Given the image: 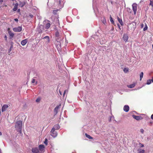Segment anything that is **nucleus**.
Here are the masks:
<instances>
[{
  "instance_id": "423d86ee",
  "label": "nucleus",
  "mask_w": 153,
  "mask_h": 153,
  "mask_svg": "<svg viewBox=\"0 0 153 153\" xmlns=\"http://www.w3.org/2000/svg\"><path fill=\"white\" fill-rule=\"evenodd\" d=\"M61 105L57 106L54 109V111L55 113V114H56L58 112V109L60 108Z\"/></svg>"
},
{
  "instance_id": "aec40b11",
  "label": "nucleus",
  "mask_w": 153,
  "mask_h": 153,
  "mask_svg": "<svg viewBox=\"0 0 153 153\" xmlns=\"http://www.w3.org/2000/svg\"><path fill=\"white\" fill-rule=\"evenodd\" d=\"M99 41L101 44H102L105 42V38H102Z\"/></svg>"
},
{
  "instance_id": "2f4dec72",
  "label": "nucleus",
  "mask_w": 153,
  "mask_h": 153,
  "mask_svg": "<svg viewBox=\"0 0 153 153\" xmlns=\"http://www.w3.org/2000/svg\"><path fill=\"white\" fill-rule=\"evenodd\" d=\"M44 143L46 145H47L48 144V140L47 139H46L45 140V141L44 142Z\"/></svg>"
},
{
  "instance_id": "f03ea898",
  "label": "nucleus",
  "mask_w": 153,
  "mask_h": 153,
  "mask_svg": "<svg viewBox=\"0 0 153 153\" xmlns=\"http://www.w3.org/2000/svg\"><path fill=\"white\" fill-rule=\"evenodd\" d=\"M22 28L21 26H19L18 27L13 28V31L15 32H20L22 30Z\"/></svg>"
},
{
  "instance_id": "4d7b16f0",
  "label": "nucleus",
  "mask_w": 153,
  "mask_h": 153,
  "mask_svg": "<svg viewBox=\"0 0 153 153\" xmlns=\"http://www.w3.org/2000/svg\"><path fill=\"white\" fill-rule=\"evenodd\" d=\"M118 26L119 27V25H118Z\"/></svg>"
},
{
  "instance_id": "5fc2aeb1",
  "label": "nucleus",
  "mask_w": 153,
  "mask_h": 153,
  "mask_svg": "<svg viewBox=\"0 0 153 153\" xmlns=\"http://www.w3.org/2000/svg\"><path fill=\"white\" fill-rule=\"evenodd\" d=\"M33 16V15L31 16V17H32Z\"/></svg>"
},
{
  "instance_id": "cd10ccee",
  "label": "nucleus",
  "mask_w": 153,
  "mask_h": 153,
  "mask_svg": "<svg viewBox=\"0 0 153 153\" xmlns=\"http://www.w3.org/2000/svg\"><path fill=\"white\" fill-rule=\"evenodd\" d=\"M151 79H149L147 80L146 82V84L147 85H149L151 83Z\"/></svg>"
},
{
  "instance_id": "13d9d810",
  "label": "nucleus",
  "mask_w": 153,
  "mask_h": 153,
  "mask_svg": "<svg viewBox=\"0 0 153 153\" xmlns=\"http://www.w3.org/2000/svg\"><path fill=\"white\" fill-rule=\"evenodd\" d=\"M1 7V6H0V8Z\"/></svg>"
},
{
  "instance_id": "f257e3e1",
  "label": "nucleus",
  "mask_w": 153,
  "mask_h": 153,
  "mask_svg": "<svg viewBox=\"0 0 153 153\" xmlns=\"http://www.w3.org/2000/svg\"><path fill=\"white\" fill-rule=\"evenodd\" d=\"M22 121L19 120L17 121L15 125V128L16 131L20 133H22Z\"/></svg>"
},
{
  "instance_id": "f8f14e48",
  "label": "nucleus",
  "mask_w": 153,
  "mask_h": 153,
  "mask_svg": "<svg viewBox=\"0 0 153 153\" xmlns=\"http://www.w3.org/2000/svg\"><path fill=\"white\" fill-rule=\"evenodd\" d=\"M129 108L128 105H125L123 107V110L126 112H127L129 111Z\"/></svg>"
},
{
  "instance_id": "dca6fc26",
  "label": "nucleus",
  "mask_w": 153,
  "mask_h": 153,
  "mask_svg": "<svg viewBox=\"0 0 153 153\" xmlns=\"http://www.w3.org/2000/svg\"><path fill=\"white\" fill-rule=\"evenodd\" d=\"M18 5L19 4L17 3H16L15 4V6L13 8V11H15L17 10Z\"/></svg>"
},
{
  "instance_id": "e433bc0d",
  "label": "nucleus",
  "mask_w": 153,
  "mask_h": 153,
  "mask_svg": "<svg viewBox=\"0 0 153 153\" xmlns=\"http://www.w3.org/2000/svg\"><path fill=\"white\" fill-rule=\"evenodd\" d=\"M144 130L143 129H141L140 130V132L142 133H143V132H144Z\"/></svg>"
},
{
  "instance_id": "ddd939ff",
  "label": "nucleus",
  "mask_w": 153,
  "mask_h": 153,
  "mask_svg": "<svg viewBox=\"0 0 153 153\" xmlns=\"http://www.w3.org/2000/svg\"><path fill=\"white\" fill-rule=\"evenodd\" d=\"M56 1L58 3L60 7H63V2L62 0H56Z\"/></svg>"
},
{
  "instance_id": "412c9836",
  "label": "nucleus",
  "mask_w": 153,
  "mask_h": 153,
  "mask_svg": "<svg viewBox=\"0 0 153 153\" xmlns=\"http://www.w3.org/2000/svg\"><path fill=\"white\" fill-rule=\"evenodd\" d=\"M25 4V1L20 2L19 4V5L21 7H23Z\"/></svg>"
},
{
  "instance_id": "49530a36",
  "label": "nucleus",
  "mask_w": 153,
  "mask_h": 153,
  "mask_svg": "<svg viewBox=\"0 0 153 153\" xmlns=\"http://www.w3.org/2000/svg\"><path fill=\"white\" fill-rule=\"evenodd\" d=\"M151 81L153 82V77H152V79H151Z\"/></svg>"
},
{
  "instance_id": "a211bd4d",
  "label": "nucleus",
  "mask_w": 153,
  "mask_h": 153,
  "mask_svg": "<svg viewBox=\"0 0 153 153\" xmlns=\"http://www.w3.org/2000/svg\"><path fill=\"white\" fill-rule=\"evenodd\" d=\"M8 33L10 36L11 38H13V37L14 36V34L11 31L9 30Z\"/></svg>"
},
{
  "instance_id": "1a4fd4ad",
  "label": "nucleus",
  "mask_w": 153,
  "mask_h": 153,
  "mask_svg": "<svg viewBox=\"0 0 153 153\" xmlns=\"http://www.w3.org/2000/svg\"><path fill=\"white\" fill-rule=\"evenodd\" d=\"M60 126L58 124L55 125L52 128V131H53V130H58Z\"/></svg>"
},
{
  "instance_id": "c9c22d12",
  "label": "nucleus",
  "mask_w": 153,
  "mask_h": 153,
  "mask_svg": "<svg viewBox=\"0 0 153 153\" xmlns=\"http://www.w3.org/2000/svg\"><path fill=\"white\" fill-rule=\"evenodd\" d=\"M110 21H111V22L112 23H113L114 22V21L113 20V19L111 17H111H110Z\"/></svg>"
},
{
  "instance_id": "a18cd8bd",
  "label": "nucleus",
  "mask_w": 153,
  "mask_h": 153,
  "mask_svg": "<svg viewBox=\"0 0 153 153\" xmlns=\"http://www.w3.org/2000/svg\"><path fill=\"white\" fill-rule=\"evenodd\" d=\"M59 93L61 95H62V92H61L60 91V90L59 91Z\"/></svg>"
},
{
  "instance_id": "de8ad7c7",
  "label": "nucleus",
  "mask_w": 153,
  "mask_h": 153,
  "mask_svg": "<svg viewBox=\"0 0 153 153\" xmlns=\"http://www.w3.org/2000/svg\"><path fill=\"white\" fill-rule=\"evenodd\" d=\"M2 135V133L0 131V135L1 136Z\"/></svg>"
},
{
  "instance_id": "9b49d317",
  "label": "nucleus",
  "mask_w": 153,
  "mask_h": 153,
  "mask_svg": "<svg viewBox=\"0 0 153 153\" xmlns=\"http://www.w3.org/2000/svg\"><path fill=\"white\" fill-rule=\"evenodd\" d=\"M43 39H45V42L46 44H48V43L50 42V39L49 37L48 36H45V37H44L43 38Z\"/></svg>"
},
{
  "instance_id": "79ce46f5",
  "label": "nucleus",
  "mask_w": 153,
  "mask_h": 153,
  "mask_svg": "<svg viewBox=\"0 0 153 153\" xmlns=\"http://www.w3.org/2000/svg\"><path fill=\"white\" fill-rule=\"evenodd\" d=\"M4 38L5 39V40H7V36L6 35H5V36H4Z\"/></svg>"
},
{
  "instance_id": "f704fd0d",
  "label": "nucleus",
  "mask_w": 153,
  "mask_h": 153,
  "mask_svg": "<svg viewBox=\"0 0 153 153\" xmlns=\"http://www.w3.org/2000/svg\"><path fill=\"white\" fill-rule=\"evenodd\" d=\"M113 117H112V116H111L109 117V120H109V122H111V119L113 118Z\"/></svg>"
},
{
  "instance_id": "bb28decb",
  "label": "nucleus",
  "mask_w": 153,
  "mask_h": 153,
  "mask_svg": "<svg viewBox=\"0 0 153 153\" xmlns=\"http://www.w3.org/2000/svg\"><path fill=\"white\" fill-rule=\"evenodd\" d=\"M148 29V27L147 26V25L146 24H145V27L143 28V30L144 31H146V30Z\"/></svg>"
},
{
  "instance_id": "c756f323",
  "label": "nucleus",
  "mask_w": 153,
  "mask_h": 153,
  "mask_svg": "<svg viewBox=\"0 0 153 153\" xmlns=\"http://www.w3.org/2000/svg\"><path fill=\"white\" fill-rule=\"evenodd\" d=\"M124 71L125 72H127L128 71V69L127 68H125L124 69Z\"/></svg>"
},
{
  "instance_id": "c03bdc74",
  "label": "nucleus",
  "mask_w": 153,
  "mask_h": 153,
  "mask_svg": "<svg viewBox=\"0 0 153 153\" xmlns=\"http://www.w3.org/2000/svg\"><path fill=\"white\" fill-rule=\"evenodd\" d=\"M94 36V38H96L97 37V36Z\"/></svg>"
},
{
  "instance_id": "72a5a7b5",
  "label": "nucleus",
  "mask_w": 153,
  "mask_h": 153,
  "mask_svg": "<svg viewBox=\"0 0 153 153\" xmlns=\"http://www.w3.org/2000/svg\"><path fill=\"white\" fill-rule=\"evenodd\" d=\"M139 145H140V147H142L144 146V145L143 144H141V143H140Z\"/></svg>"
},
{
  "instance_id": "39448f33",
  "label": "nucleus",
  "mask_w": 153,
  "mask_h": 153,
  "mask_svg": "<svg viewBox=\"0 0 153 153\" xmlns=\"http://www.w3.org/2000/svg\"><path fill=\"white\" fill-rule=\"evenodd\" d=\"M44 146L43 145H40L39 146V149L40 153H43L44 151Z\"/></svg>"
},
{
  "instance_id": "6e6d98bb",
  "label": "nucleus",
  "mask_w": 153,
  "mask_h": 153,
  "mask_svg": "<svg viewBox=\"0 0 153 153\" xmlns=\"http://www.w3.org/2000/svg\"><path fill=\"white\" fill-rule=\"evenodd\" d=\"M1 114V111H0V114Z\"/></svg>"
},
{
  "instance_id": "3c124183",
  "label": "nucleus",
  "mask_w": 153,
  "mask_h": 153,
  "mask_svg": "<svg viewBox=\"0 0 153 153\" xmlns=\"http://www.w3.org/2000/svg\"><path fill=\"white\" fill-rule=\"evenodd\" d=\"M0 153H1V149H0Z\"/></svg>"
},
{
  "instance_id": "8fccbe9b",
  "label": "nucleus",
  "mask_w": 153,
  "mask_h": 153,
  "mask_svg": "<svg viewBox=\"0 0 153 153\" xmlns=\"http://www.w3.org/2000/svg\"><path fill=\"white\" fill-rule=\"evenodd\" d=\"M105 20L104 21V20H103V23L104 24H105Z\"/></svg>"
},
{
  "instance_id": "603ef678",
  "label": "nucleus",
  "mask_w": 153,
  "mask_h": 153,
  "mask_svg": "<svg viewBox=\"0 0 153 153\" xmlns=\"http://www.w3.org/2000/svg\"><path fill=\"white\" fill-rule=\"evenodd\" d=\"M4 6H5V7H6L7 6V5H4Z\"/></svg>"
},
{
  "instance_id": "4be33fe9",
  "label": "nucleus",
  "mask_w": 153,
  "mask_h": 153,
  "mask_svg": "<svg viewBox=\"0 0 153 153\" xmlns=\"http://www.w3.org/2000/svg\"><path fill=\"white\" fill-rule=\"evenodd\" d=\"M135 85V84L134 83H133L130 85H128L127 86L128 87L130 88H134Z\"/></svg>"
},
{
  "instance_id": "ea45409f",
  "label": "nucleus",
  "mask_w": 153,
  "mask_h": 153,
  "mask_svg": "<svg viewBox=\"0 0 153 153\" xmlns=\"http://www.w3.org/2000/svg\"><path fill=\"white\" fill-rule=\"evenodd\" d=\"M151 118L152 120H153V114L151 115Z\"/></svg>"
},
{
  "instance_id": "4c0bfd02",
  "label": "nucleus",
  "mask_w": 153,
  "mask_h": 153,
  "mask_svg": "<svg viewBox=\"0 0 153 153\" xmlns=\"http://www.w3.org/2000/svg\"><path fill=\"white\" fill-rule=\"evenodd\" d=\"M67 90H65V91H64V93H63V96H64V95H65L66 91H67Z\"/></svg>"
},
{
  "instance_id": "20e7f679",
  "label": "nucleus",
  "mask_w": 153,
  "mask_h": 153,
  "mask_svg": "<svg viewBox=\"0 0 153 153\" xmlns=\"http://www.w3.org/2000/svg\"><path fill=\"white\" fill-rule=\"evenodd\" d=\"M53 131H52V129L50 131V134L53 137H56L57 135V133L55 130H53Z\"/></svg>"
},
{
  "instance_id": "c85d7f7f",
  "label": "nucleus",
  "mask_w": 153,
  "mask_h": 153,
  "mask_svg": "<svg viewBox=\"0 0 153 153\" xmlns=\"http://www.w3.org/2000/svg\"><path fill=\"white\" fill-rule=\"evenodd\" d=\"M150 5L152 7L153 9V0H150Z\"/></svg>"
},
{
  "instance_id": "a878e982",
  "label": "nucleus",
  "mask_w": 153,
  "mask_h": 153,
  "mask_svg": "<svg viewBox=\"0 0 153 153\" xmlns=\"http://www.w3.org/2000/svg\"><path fill=\"white\" fill-rule=\"evenodd\" d=\"M35 79H33L32 81V83L34 84H33L34 85H36L37 84V82H36L35 83Z\"/></svg>"
},
{
  "instance_id": "4468645a",
  "label": "nucleus",
  "mask_w": 153,
  "mask_h": 153,
  "mask_svg": "<svg viewBox=\"0 0 153 153\" xmlns=\"http://www.w3.org/2000/svg\"><path fill=\"white\" fill-rule=\"evenodd\" d=\"M27 42V39L22 40L21 42V44L22 46L25 45Z\"/></svg>"
},
{
  "instance_id": "6e6552de",
  "label": "nucleus",
  "mask_w": 153,
  "mask_h": 153,
  "mask_svg": "<svg viewBox=\"0 0 153 153\" xmlns=\"http://www.w3.org/2000/svg\"><path fill=\"white\" fill-rule=\"evenodd\" d=\"M45 22H46L47 23L45 25V28L46 29H48L50 27L51 24L50 22L48 20L45 21Z\"/></svg>"
},
{
  "instance_id": "7c9ffc66",
  "label": "nucleus",
  "mask_w": 153,
  "mask_h": 153,
  "mask_svg": "<svg viewBox=\"0 0 153 153\" xmlns=\"http://www.w3.org/2000/svg\"><path fill=\"white\" fill-rule=\"evenodd\" d=\"M41 100V99L40 98H37L36 100V102H39Z\"/></svg>"
},
{
  "instance_id": "58836bf2",
  "label": "nucleus",
  "mask_w": 153,
  "mask_h": 153,
  "mask_svg": "<svg viewBox=\"0 0 153 153\" xmlns=\"http://www.w3.org/2000/svg\"><path fill=\"white\" fill-rule=\"evenodd\" d=\"M143 26H144V25L143 24H142L141 25H140V27H141V28H143Z\"/></svg>"
},
{
  "instance_id": "0eeeda50",
  "label": "nucleus",
  "mask_w": 153,
  "mask_h": 153,
  "mask_svg": "<svg viewBox=\"0 0 153 153\" xmlns=\"http://www.w3.org/2000/svg\"><path fill=\"white\" fill-rule=\"evenodd\" d=\"M8 107L9 106L7 105H4L2 107L1 111L2 112H4L6 111Z\"/></svg>"
},
{
  "instance_id": "2eb2a0df",
  "label": "nucleus",
  "mask_w": 153,
  "mask_h": 153,
  "mask_svg": "<svg viewBox=\"0 0 153 153\" xmlns=\"http://www.w3.org/2000/svg\"><path fill=\"white\" fill-rule=\"evenodd\" d=\"M133 117L135 119L137 120H139L141 119V117L140 116H136L135 115H132Z\"/></svg>"
},
{
  "instance_id": "37998d69",
  "label": "nucleus",
  "mask_w": 153,
  "mask_h": 153,
  "mask_svg": "<svg viewBox=\"0 0 153 153\" xmlns=\"http://www.w3.org/2000/svg\"><path fill=\"white\" fill-rule=\"evenodd\" d=\"M3 2V0H0V3H2Z\"/></svg>"
},
{
  "instance_id": "09e8293b",
  "label": "nucleus",
  "mask_w": 153,
  "mask_h": 153,
  "mask_svg": "<svg viewBox=\"0 0 153 153\" xmlns=\"http://www.w3.org/2000/svg\"><path fill=\"white\" fill-rule=\"evenodd\" d=\"M20 11V10L19 9H18V12H19Z\"/></svg>"
},
{
  "instance_id": "a19ab883",
  "label": "nucleus",
  "mask_w": 153,
  "mask_h": 153,
  "mask_svg": "<svg viewBox=\"0 0 153 153\" xmlns=\"http://www.w3.org/2000/svg\"><path fill=\"white\" fill-rule=\"evenodd\" d=\"M14 20L16 22H18V19H16H16H14Z\"/></svg>"
},
{
  "instance_id": "864d4df0",
  "label": "nucleus",
  "mask_w": 153,
  "mask_h": 153,
  "mask_svg": "<svg viewBox=\"0 0 153 153\" xmlns=\"http://www.w3.org/2000/svg\"><path fill=\"white\" fill-rule=\"evenodd\" d=\"M33 16V15L31 16V17H32Z\"/></svg>"
},
{
  "instance_id": "393cba45",
  "label": "nucleus",
  "mask_w": 153,
  "mask_h": 153,
  "mask_svg": "<svg viewBox=\"0 0 153 153\" xmlns=\"http://www.w3.org/2000/svg\"><path fill=\"white\" fill-rule=\"evenodd\" d=\"M55 35H56V37H59V32L58 31H56V33H55Z\"/></svg>"
},
{
  "instance_id": "b1692460",
  "label": "nucleus",
  "mask_w": 153,
  "mask_h": 153,
  "mask_svg": "<svg viewBox=\"0 0 153 153\" xmlns=\"http://www.w3.org/2000/svg\"><path fill=\"white\" fill-rule=\"evenodd\" d=\"M143 76V72H141L140 75V80H141Z\"/></svg>"
},
{
  "instance_id": "9d476101",
  "label": "nucleus",
  "mask_w": 153,
  "mask_h": 153,
  "mask_svg": "<svg viewBox=\"0 0 153 153\" xmlns=\"http://www.w3.org/2000/svg\"><path fill=\"white\" fill-rule=\"evenodd\" d=\"M128 38V37L127 34H124L123 35V39L126 42H127Z\"/></svg>"
},
{
  "instance_id": "6ab92c4d",
  "label": "nucleus",
  "mask_w": 153,
  "mask_h": 153,
  "mask_svg": "<svg viewBox=\"0 0 153 153\" xmlns=\"http://www.w3.org/2000/svg\"><path fill=\"white\" fill-rule=\"evenodd\" d=\"M137 153H144L145 150L141 149H137Z\"/></svg>"
},
{
  "instance_id": "473e14b6",
  "label": "nucleus",
  "mask_w": 153,
  "mask_h": 153,
  "mask_svg": "<svg viewBox=\"0 0 153 153\" xmlns=\"http://www.w3.org/2000/svg\"><path fill=\"white\" fill-rule=\"evenodd\" d=\"M58 11V10H54L53 11V13L54 14H55Z\"/></svg>"
},
{
  "instance_id": "5701e85b",
  "label": "nucleus",
  "mask_w": 153,
  "mask_h": 153,
  "mask_svg": "<svg viewBox=\"0 0 153 153\" xmlns=\"http://www.w3.org/2000/svg\"><path fill=\"white\" fill-rule=\"evenodd\" d=\"M85 135L89 139H92L93 138L92 137H91L90 135L87 134L86 133L85 134Z\"/></svg>"
},
{
  "instance_id": "7ed1b4c3",
  "label": "nucleus",
  "mask_w": 153,
  "mask_h": 153,
  "mask_svg": "<svg viewBox=\"0 0 153 153\" xmlns=\"http://www.w3.org/2000/svg\"><path fill=\"white\" fill-rule=\"evenodd\" d=\"M137 5L135 3H134L132 5V9L134 11V14L135 15L137 11Z\"/></svg>"
},
{
  "instance_id": "f3484780",
  "label": "nucleus",
  "mask_w": 153,
  "mask_h": 153,
  "mask_svg": "<svg viewBox=\"0 0 153 153\" xmlns=\"http://www.w3.org/2000/svg\"><path fill=\"white\" fill-rule=\"evenodd\" d=\"M117 19L119 22L120 23V25L122 26L123 25V22L122 20V19H120L119 17H117Z\"/></svg>"
}]
</instances>
